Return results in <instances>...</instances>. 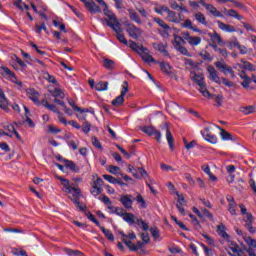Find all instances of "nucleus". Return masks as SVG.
<instances>
[{
  "instance_id": "f257e3e1",
  "label": "nucleus",
  "mask_w": 256,
  "mask_h": 256,
  "mask_svg": "<svg viewBox=\"0 0 256 256\" xmlns=\"http://www.w3.org/2000/svg\"><path fill=\"white\" fill-rule=\"evenodd\" d=\"M61 185H63L62 191L64 193H68L69 199L73 201L74 205L80 209V211H85V205L81 204L79 199H81V188L75 186V184H71L68 179L63 177H58Z\"/></svg>"
},
{
  "instance_id": "f03ea898",
  "label": "nucleus",
  "mask_w": 256,
  "mask_h": 256,
  "mask_svg": "<svg viewBox=\"0 0 256 256\" xmlns=\"http://www.w3.org/2000/svg\"><path fill=\"white\" fill-rule=\"evenodd\" d=\"M99 3L102 7H104V15L107 18L101 19V23L105 24L107 23L108 27H111V29H115L119 26H121V23H119V19H117V15L113 13V11L109 10V6H107V3L103 0H95Z\"/></svg>"
},
{
  "instance_id": "7ed1b4c3",
  "label": "nucleus",
  "mask_w": 256,
  "mask_h": 256,
  "mask_svg": "<svg viewBox=\"0 0 256 256\" xmlns=\"http://www.w3.org/2000/svg\"><path fill=\"white\" fill-rule=\"evenodd\" d=\"M190 77L196 82L199 87L200 93L203 97H210L209 90H207V85L205 84V76L201 72L191 71Z\"/></svg>"
},
{
  "instance_id": "20e7f679",
  "label": "nucleus",
  "mask_w": 256,
  "mask_h": 256,
  "mask_svg": "<svg viewBox=\"0 0 256 256\" xmlns=\"http://www.w3.org/2000/svg\"><path fill=\"white\" fill-rule=\"evenodd\" d=\"M127 93H129V82L124 81L122 83L121 93L118 97L112 100V105L114 107H121V105L125 103V95H127Z\"/></svg>"
},
{
  "instance_id": "39448f33",
  "label": "nucleus",
  "mask_w": 256,
  "mask_h": 256,
  "mask_svg": "<svg viewBox=\"0 0 256 256\" xmlns=\"http://www.w3.org/2000/svg\"><path fill=\"white\" fill-rule=\"evenodd\" d=\"M125 26H126V32L128 33L129 37H131L132 39H139V37L143 35V30L135 26V24L126 22Z\"/></svg>"
},
{
  "instance_id": "423d86ee",
  "label": "nucleus",
  "mask_w": 256,
  "mask_h": 256,
  "mask_svg": "<svg viewBox=\"0 0 256 256\" xmlns=\"http://www.w3.org/2000/svg\"><path fill=\"white\" fill-rule=\"evenodd\" d=\"M2 71H3L2 75L3 77H5V79H7L8 81H11V83H14L15 85H18V87H23V82H21L17 78V76L13 71H11L7 67H2Z\"/></svg>"
},
{
  "instance_id": "0eeeda50",
  "label": "nucleus",
  "mask_w": 256,
  "mask_h": 256,
  "mask_svg": "<svg viewBox=\"0 0 256 256\" xmlns=\"http://www.w3.org/2000/svg\"><path fill=\"white\" fill-rule=\"evenodd\" d=\"M82 3H84L86 9L92 14L95 15V13H101V7L97 5L93 0H80Z\"/></svg>"
},
{
  "instance_id": "6e6552de",
  "label": "nucleus",
  "mask_w": 256,
  "mask_h": 256,
  "mask_svg": "<svg viewBox=\"0 0 256 256\" xmlns=\"http://www.w3.org/2000/svg\"><path fill=\"white\" fill-rule=\"evenodd\" d=\"M4 129V135H6L7 137H13V135H15L17 139H21V136L19 135L17 130H15V126H13V124L4 125Z\"/></svg>"
},
{
  "instance_id": "1a4fd4ad",
  "label": "nucleus",
  "mask_w": 256,
  "mask_h": 256,
  "mask_svg": "<svg viewBox=\"0 0 256 256\" xmlns=\"http://www.w3.org/2000/svg\"><path fill=\"white\" fill-rule=\"evenodd\" d=\"M26 94L28 99H31V101H33V103H35V105H39V92H37V90H35V88H28L26 90Z\"/></svg>"
},
{
  "instance_id": "9d476101",
  "label": "nucleus",
  "mask_w": 256,
  "mask_h": 256,
  "mask_svg": "<svg viewBox=\"0 0 256 256\" xmlns=\"http://www.w3.org/2000/svg\"><path fill=\"white\" fill-rule=\"evenodd\" d=\"M208 73H209V79L211 81H214V83H217V85H221V77H219V74L217 73V70L213 66L208 67Z\"/></svg>"
},
{
  "instance_id": "9b49d317",
  "label": "nucleus",
  "mask_w": 256,
  "mask_h": 256,
  "mask_svg": "<svg viewBox=\"0 0 256 256\" xmlns=\"http://www.w3.org/2000/svg\"><path fill=\"white\" fill-rule=\"evenodd\" d=\"M140 55L144 63H156L155 58L149 53V49L141 48Z\"/></svg>"
},
{
  "instance_id": "f8f14e48",
  "label": "nucleus",
  "mask_w": 256,
  "mask_h": 256,
  "mask_svg": "<svg viewBox=\"0 0 256 256\" xmlns=\"http://www.w3.org/2000/svg\"><path fill=\"white\" fill-rule=\"evenodd\" d=\"M201 134L204 137L205 141H208V143H217V136L211 134V132L209 131V127H205Z\"/></svg>"
},
{
  "instance_id": "ddd939ff",
  "label": "nucleus",
  "mask_w": 256,
  "mask_h": 256,
  "mask_svg": "<svg viewBox=\"0 0 256 256\" xmlns=\"http://www.w3.org/2000/svg\"><path fill=\"white\" fill-rule=\"evenodd\" d=\"M217 25L221 31H224V33H236L237 29H235V26L231 24H225L221 21H217Z\"/></svg>"
},
{
  "instance_id": "4468645a",
  "label": "nucleus",
  "mask_w": 256,
  "mask_h": 256,
  "mask_svg": "<svg viewBox=\"0 0 256 256\" xmlns=\"http://www.w3.org/2000/svg\"><path fill=\"white\" fill-rule=\"evenodd\" d=\"M120 203H122L125 209H131L133 207V197L131 195H122L120 197Z\"/></svg>"
},
{
  "instance_id": "2eb2a0df",
  "label": "nucleus",
  "mask_w": 256,
  "mask_h": 256,
  "mask_svg": "<svg viewBox=\"0 0 256 256\" xmlns=\"http://www.w3.org/2000/svg\"><path fill=\"white\" fill-rule=\"evenodd\" d=\"M113 31L116 33V38L118 41H120V43H123V45H128L129 42L125 38V35H123V28H121V25L113 28Z\"/></svg>"
},
{
  "instance_id": "dca6fc26",
  "label": "nucleus",
  "mask_w": 256,
  "mask_h": 256,
  "mask_svg": "<svg viewBox=\"0 0 256 256\" xmlns=\"http://www.w3.org/2000/svg\"><path fill=\"white\" fill-rule=\"evenodd\" d=\"M128 15L131 21L137 23V25H143V21L141 20V17L139 16V14H137V11H135V9L129 8Z\"/></svg>"
},
{
  "instance_id": "f3484780",
  "label": "nucleus",
  "mask_w": 256,
  "mask_h": 256,
  "mask_svg": "<svg viewBox=\"0 0 256 256\" xmlns=\"http://www.w3.org/2000/svg\"><path fill=\"white\" fill-rule=\"evenodd\" d=\"M177 197H178V203L176 204V207L179 211V213H181V215L185 216L187 215V213H185V208H183V205H185V197L183 196V194H179L177 193Z\"/></svg>"
},
{
  "instance_id": "a211bd4d",
  "label": "nucleus",
  "mask_w": 256,
  "mask_h": 256,
  "mask_svg": "<svg viewBox=\"0 0 256 256\" xmlns=\"http://www.w3.org/2000/svg\"><path fill=\"white\" fill-rule=\"evenodd\" d=\"M166 19L170 23H180L181 22V14H177L174 11L168 10Z\"/></svg>"
},
{
  "instance_id": "6ab92c4d",
  "label": "nucleus",
  "mask_w": 256,
  "mask_h": 256,
  "mask_svg": "<svg viewBox=\"0 0 256 256\" xmlns=\"http://www.w3.org/2000/svg\"><path fill=\"white\" fill-rule=\"evenodd\" d=\"M78 112V114H76V117L80 120V121H85V119H87V115L86 113H95V110H93V108L90 109H82L80 108V110H76Z\"/></svg>"
},
{
  "instance_id": "aec40b11",
  "label": "nucleus",
  "mask_w": 256,
  "mask_h": 256,
  "mask_svg": "<svg viewBox=\"0 0 256 256\" xmlns=\"http://www.w3.org/2000/svg\"><path fill=\"white\" fill-rule=\"evenodd\" d=\"M239 77L243 79V82H241L242 87H244V89H249V85H251V82L253 81L251 77L247 76L245 72H240Z\"/></svg>"
},
{
  "instance_id": "412c9836",
  "label": "nucleus",
  "mask_w": 256,
  "mask_h": 256,
  "mask_svg": "<svg viewBox=\"0 0 256 256\" xmlns=\"http://www.w3.org/2000/svg\"><path fill=\"white\" fill-rule=\"evenodd\" d=\"M243 221L246 223L248 231H250V233H253V215H251V213L244 215Z\"/></svg>"
},
{
  "instance_id": "4be33fe9",
  "label": "nucleus",
  "mask_w": 256,
  "mask_h": 256,
  "mask_svg": "<svg viewBox=\"0 0 256 256\" xmlns=\"http://www.w3.org/2000/svg\"><path fill=\"white\" fill-rule=\"evenodd\" d=\"M120 235H122V241L130 249V251H137L138 247L135 246L131 240H127V234L120 232Z\"/></svg>"
},
{
  "instance_id": "5701e85b",
  "label": "nucleus",
  "mask_w": 256,
  "mask_h": 256,
  "mask_svg": "<svg viewBox=\"0 0 256 256\" xmlns=\"http://www.w3.org/2000/svg\"><path fill=\"white\" fill-rule=\"evenodd\" d=\"M153 48L156 51H159V53H163V55H169V52L167 51V43H154Z\"/></svg>"
},
{
  "instance_id": "b1692460",
  "label": "nucleus",
  "mask_w": 256,
  "mask_h": 256,
  "mask_svg": "<svg viewBox=\"0 0 256 256\" xmlns=\"http://www.w3.org/2000/svg\"><path fill=\"white\" fill-rule=\"evenodd\" d=\"M215 67L217 68L218 71L224 73V75H227V70L230 68L229 66H227V63H225V61L215 62Z\"/></svg>"
},
{
  "instance_id": "393cba45",
  "label": "nucleus",
  "mask_w": 256,
  "mask_h": 256,
  "mask_svg": "<svg viewBox=\"0 0 256 256\" xmlns=\"http://www.w3.org/2000/svg\"><path fill=\"white\" fill-rule=\"evenodd\" d=\"M237 67H240V69H245L246 71H255L253 64L247 61H242L241 64H236V66H234L235 69H237Z\"/></svg>"
},
{
  "instance_id": "a878e982",
  "label": "nucleus",
  "mask_w": 256,
  "mask_h": 256,
  "mask_svg": "<svg viewBox=\"0 0 256 256\" xmlns=\"http://www.w3.org/2000/svg\"><path fill=\"white\" fill-rule=\"evenodd\" d=\"M206 10L208 11V13H210L214 17H223V14L219 10H217V8L212 4H208V6L206 7Z\"/></svg>"
},
{
  "instance_id": "bb28decb",
  "label": "nucleus",
  "mask_w": 256,
  "mask_h": 256,
  "mask_svg": "<svg viewBox=\"0 0 256 256\" xmlns=\"http://www.w3.org/2000/svg\"><path fill=\"white\" fill-rule=\"evenodd\" d=\"M210 96H206V99H213V101H215L218 105V107H221V105H223V95L221 94H212L209 93Z\"/></svg>"
},
{
  "instance_id": "cd10ccee",
  "label": "nucleus",
  "mask_w": 256,
  "mask_h": 256,
  "mask_svg": "<svg viewBox=\"0 0 256 256\" xmlns=\"http://www.w3.org/2000/svg\"><path fill=\"white\" fill-rule=\"evenodd\" d=\"M239 111L243 115H253V113H255V111H256V107L255 106H244V107H240Z\"/></svg>"
},
{
  "instance_id": "c85d7f7f",
  "label": "nucleus",
  "mask_w": 256,
  "mask_h": 256,
  "mask_svg": "<svg viewBox=\"0 0 256 256\" xmlns=\"http://www.w3.org/2000/svg\"><path fill=\"white\" fill-rule=\"evenodd\" d=\"M52 97H55V99H65V92L61 90V88H55L54 90L50 91Z\"/></svg>"
},
{
  "instance_id": "c756f323",
  "label": "nucleus",
  "mask_w": 256,
  "mask_h": 256,
  "mask_svg": "<svg viewBox=\"0 0 256 256\" xmlns=\"http://www.w3.org/2000/svg\"><path fill=\"white\" fill-rule=\"evenodd\" d=\"M217 233L223 239H229V234H227V232H226L225 225H223V224L218 225Z\"/></svg>"
},
{
  "instance_id": "7c9ffc66",
  "label": "nucleus",
  "mask_w": 256,
  "mask_h": 256,
  "mask_svg": "<svg viewBox=\"0 0 256 256\" xmlns=\"http://www.w3.org/2000/svg\"><path fill=\"white\" fill-rule=\"evenodd\" d=\"M153 21L154 23H157V25H159V27H161L162 29H165L166 31H171V27H169L163 19L155 17Z\"/></svg>"
},
{
  "instance_id": "2f4dec72",
  "label": "nucleus",
  "mask_w": 256,
  "mask_h": 256,
  "mask_svg": "<svg viewBox=\"0 0 256 256\" xmlns=\"http://www.w3.org/2000/svg\"><path fill=\"white\" fill-rule=\"evenodd\" d=\"M169 7L167 6H157L154 8L155 13L158 15H167L169 13Z\"/></svg>"
},
{
  "instance_id": "473e14b6",
  "label": "nucleus",
  "mask_w": 256,
  "mask_h": 256,
  "mask_svg": "<svg viewBox=\"0 0 256 256\" xmlns=\"http://www.w3.org/2000/svg\"><path fill=\"white\" fill-rule=\"evenodd\" d=\"M41 105H43V107H45L49 111H52L53 113H59V111H57V106H55L54 104H49L47 100H42Z\"/></svg>"
},
{
  "instance_id": "72a5a7b5",
  "label": "nucleus",
  "mask_w": 256,
  "mask_h": 256,
  "mask_svg": "<svg viewBox=\"0 0 256 256\" xmlns=\"http://www.w3.org/2000/svg\"><path fill=\"white\" fill-rule=\"evenodd\" d=\"M166 139L170 149H173L175 142L173 140V134H171V130H169V128L166 129Z\"/></svg>"
},
{
  "instance_id": "f704fd0d",
  "label": "nucleus",
  "mask_w": 256,
  "mask_h": 256,
  "mask_svg": "<svg viewBox=\"0 0 256 256\" xmlns=\"http://www.w3.org/2000/svg\"><path fill=\"white\" fill-rule=\"evenodd\" d=\"M14 5L17 9H20V11H24L25 9L26 11H29V5L23 3V0H15Z\"/></svg>"
},
{
  "instance_id": "c9c22d12",
  "label": "nucleus",
  "mask_w": 256,
  "mask_h": 256,
  "mask_svg": "<svg viewBox=\"0 0 256 256\" xmlns=\"http://www.w3.org/2000/svg\"><path fill=\"white\" fill-rule=\"evenodd\" d=\"M122 219L126 221V223H129V225H133L135 223V215L131 213H124Z\"/></svg>"
},
{
  "instance_id": "e433bc0d",
  "label": "nucleus",
  "mask_w": 256,
  "mask_h": 256,
  "mask_svg": "<svg viewBox=\"0 0 256 256\" xmlns=\"http://www.w3.org/2000/svg\"><path fill=\"white\" fill-rule=\"evenodd\" d=\"M226 15H228V17H233L234 19H237L238 21L243 20V16L239 15V13H237L233 9L226 10Z\"/></svg>"
},
{
  "instance_id": "4c0bfd02",
  "label": "nucleus",
  "mask_w": 256,
  "mask_h": 256,
  "mask_svg": "<svg viewBox=\"0 0 256 256\" xmlns=\"http://www.w3.org/2000/svg\"><path fill=\"white\" fill-rule=\"evenodd\" d=\"M244 241L248 245L249 249H256V240L255 239H253L249 236H245Z\"/></svg>"
},
{
  "instance_id": "58836bf2",
  "label": "nucleus",
  "mask_w": 256,
  "mask_h": 256,
  "mask_svg": "<svg viewBox=\"0 0 256 256\" xmlns=\"http://www.w3.org/2000/svg\"><path fill=\"white\" fill-rule=\"evenodd\" d=\"M96 91H107L109 89V82H98L95 85Z\"/></svg>"
},
{
  "instance_id": "ea45409f",
  "label": "nucleus",
  "mask_w": 256,
  "mask_h": 256,
  "mask_svg": "<svg viewBox=\"0 0 256 256\" xmlns=\"http://www.w3.org/2000/svg\"><path fill=\"white\" fill-rule=\"evenodd\" d=\"M210 39L212 43L221 45L223 43V39H221V35L217 34V32H214L211 36Z\"/></svg>"
},
{
  "instance_id": "a19ab883",
  "label": "nucleus",
  "mask_w": 256,
  "mask_h": 256,
  "mask_svg": "<svg viewBox=\"0 0 256 256\" xmlns=\"http://www.w3.org/2000/svg\"><path fill=\"white\" fill-rule=\"evenodd\" d=\"M129 47L132 51H135L136 53H141V49H145V47L137 45L133 40L129 41Z\"/></svg>"
},
{
  "instance_id": "79ce46f5",
  "label": "nucleus",
  "mask_w": 256,
  "mask_h": 256,
  "mask_svg": "<svg viewBox=\"0 0 256 256\" xmlns=\"http://www.w3.org/2000/svg\"><path fill=\"white\" fill-rule=\"evenodd\" d=\"M140 131H142V133H146V135H155V127L153 126H143Z\"/></svg>"
},
{
  "instance_id": "37998d69",
  "label": "nucleus",
  "mask_w": 256,
  "mask_h": 256,
  "mask_svg": "<svg viewBox=\"0 0 256 256\" xmlns=\"http://www.w3.org/2000/svg\"><path fill=\"white\" fill-rule=\"evenodd\" d=\"M195 19L198 21V23H201L202 25H207V18H205V15L201 12H198L195 14Z\"/></svg>"
},
{
  "instance_id": "c03bdc74",
  "label": "nucleus",
  "mask_w": 256,
  "mask_h": 256,
  "mask_svg": "<svg viewBox=\"0 0 256 256\" xmlns=\"http://www.w3.org/2000/svg\"><path fill=\"white\" fill-rule=\"evenodd\" d=\"M100 229H101L102 233H104L105 237H107V239L109 241H115V236H113V233H111L110 230L105 229V227H103V226H100Z\"/></svg>"
},
{
  "instance_id": "a18cd8bd",
  "label": "nucleus",
  "mask_w": 256,
  "mask_h": 256,
  "mask_svg": "<svg viewBox=\"0 0 256 256\" xmlns=\"http://www.w3.org/2000/svg\"><path fill=\"white\" fill-rule=\"evenodd\" d=\"M228 211L231 215H237V203H235V201H230V204L228 205Z\"/></svg>"
},
{
  "instance_id": "49530a36",
  "label": "nucleus",
  "mask_w": 256,
  "mask_h": 256,
  "mask_svg": "<svg viewBox=\"0 0 256 256\" xmlns=\"http://www.w3.org/2000/svg\"><path fill=\"white\" fill-rule=\"evenodd\" d=\"M218 129H220V135L223 141H231V139H233L229 132L225 131L224 129H221L219 126H218Z\"/></svg>"
},
{
  "instance_id": "de8ad7c7",
  "label": "nucleus",
  "mask_w": 256,
  "mask_h": 256,
  "mask_svg": "<svg viewBox=\"0 0 256 256\" xmlns=\"http://www.w3.org/2000/svg\"><path fill=\"white\" fill-rule=\"evenodd\" d=\"M67 169H70L71 171H74V173H79V168H77V165L73 163V161L66 160Z\"/></svg>"
},
{
  "instance_id": "09e8293b",
  "label": "nucleus",
  "mask_w": 256,
  "mask_h": 256,
  "mask_svg": "<svg viewBox=\"0 0 256 256\" xmlns=\"http://www.w3.org/2000/svg\"><path fill=\"white\" fill-rule=\"evenodd\" d=\"M138 173H140L143 179H149L150 183H155V181L151 180V178L149 177V173L146 172L145 168H138Z\"/></svg>"
},
{
  "instance_id": "8fccbe9b",
  "label": "nucleus",
  "mask_w": 256,
  "mask_h": 256,
  "mask_svg": "<svg viewBox=\"0 0 256 256\" xmlns=\"http://www.w3.org/2000/svg\"><path fill=\"white\" fill-rule=\"evenodd\" d=\"M136 201H137L138 205H140L141 209L147 208V203L145 202V199H143V196H141V194H138L136 196Z\"/></svg>"
},
{
  "instance_id": "3c124183",
  "label": "nucleus",
  "mask_w": 256,
  "mask_h": 256,
  "mask_svg": "<svg viewBox=\"0 0 256 256\" xmlns=\"http://www.w3.org/2000/svg\"><path fill=\"white\" fill-rule=\"evenodd\" d=\"M103 186V179L97 177L95 179V176H93V181L91 183V187H98L101 188Z\"/></svg>"
},
{
  "instance_id": "603ef678",
  "label": "nucleus",
  "mask_w": 256,
  "mask_h": 256,
  "mask_svg": "<svg viewBox=\"0 0 256 256\" xmlns=\"http://www.w3.org/2000/svg\"><path fill=\"white\" fill-rule=\"evenodd\" d=\"M189 45L197 46L201 44V38L200 37H193L191 36L188 41Z\"/></svg>"
},
{
  "instance_id": "864d4df0",
  "label": "nucleus",
  "mask_w": 256,
  "mask_h": 256,
  "mask_svg": "<svg viewBox=\"0 0 256 256\" xmlns=\"http://www.w3.org/2000/svg\"><path fill=\"white\" fill-rule=\"evenodd\" d=\"M104 67L106 69H115V61L109 60V59H104Z\"/></svg>"
},
{
  "instance_id": "5fc2aeb1",
  "label": "nucleus",
  "mask_w": 256,
  "mask_h": 256,
  "mask_svg": "<svg viewBox=\"0 0 256 256\" xmlns=\"http://www.w3.org/2000/svg\"><path fill=\"white\" fill-rule=\"evenodd\" d=\"M150 233L156 241L159 240V238L161 237V235L159 234V229H157V227L150 228Z\"/></svg>"
},
{
  "instance_id": "6e6d98bb",
  "label": "nucleus",
  "mask_w": 256,
  "mask_h": 256,
  "mask_svg": "<svg viewBox=\"0 0 256 256\" xmlns=\"http://www.w3.org/2000/svg\"><path fill=\"white\" fill-rule=\"evenodd\" d=\"M91 141H92V145H94L96 149L103 151V146L101 145V142L99 141V139H97V137L95 136L92 137Z\"/></svg>"
},
{
  "instance_id": "4d7b16f0",
  "label": "nucleus",
  "mask_w": 256,
  "mask_h": 256,
  "mask_svg": "<svg viewBox=\"0 0 256 256\" xmlns=\"http://www.w3.org/2000/svg\"><path fill=\"white\" fill-rule=\"evenodd\" d=\"M161 71L164 73H170L171 72V65L169 63L161 62L160 63Z\"/></svg>"
},
{
  "instance_id": "13d9d810",
  "label": "nucleus",
  "mask_w": 256,
  "mask_h": 256,
  "mask_svg": "<svg viewBox=\"0 0 256 256\" xmlns=\"http://www.w3.org/2000/svg\"><path fill=\"white\" fill-rule=\"evenodd\" d=\"M65 251L69 256H84V254L79 250L66 249Z\"/></svg>"
},
{
  "instance_id": "bf43d9fd",
  "label": "nucleus",
  "mask_w": 256,
  "mask_h": 256,
  "mask_svg": "<svg viewBox=\"0 0 256 256\" xmlns=\"http://www.w3.org/2000/svg\"><path fill=\"white\" fill-rule=\"evenodd\" d=\"M103 179H105V181H108V183H112V185L117 184V178L111 175L104 174Z\"/></svg>"
},
{
  "instance_id": "052dcab7",
  "label": "nucleus",
  "mask_w": 256,
  "mask_h": 256,
  "mask_svg": "<svg viewBox=\"0 0 256 256\" xmlns=\"http://www.w3.org/2000/svg\"><path fill=\"white\" fill-rule=\"evenodd\" d=\"M86 216L89 219V221H92V223H95V225H97V227H101V223H99V221L97 219H95V216L93 214H91V212H88L86 214Z\"/></svg>"
},
{
  "instance_id": "680f3d73",
  "label": "nucleus",
  "mask_w": 256,
  "mask_h": 256,
  "mask_svg": "<svg viewBox=\"0 0 256 256\" xmlns=\"http://www.w3.org/2000/svg\"><path fill=\"white\" fill-rule=\"evenodd\" d=\"M181 42L183 43V38L181 36H175L173 45L176 50L178 47H181Z\"/></svg>"
},
{
  "instance_id": "e2e57ef3",
  "label": "nucleus",
  "mask_w": 256,
  "mask_h": 256,
  "mask_svg": "<svg viewBox=\"0 0 256 256\" xmlns=\"http://www.w3.org/2000/svg\"><path fill=\"white\" fill-rule=\"evenodd\" d=\"M108 171L112 175H119V173H121V168H119L118 166H110Z\"/></svg>"
},
{
  "instance_id": "0e129e2a",
  "label": "nucleus",
  "mask_w": 256,
  "mask_h": 256,
  "mask_svg": "<svg viewBox=\"0 0 256 256\" xmlns=\"http://www.w3.org/2000/svg\"><path fill=\"white\" fill-rule=\"evenodd\" d=\"M184 145H185V149L189 151V149H193V147L197 145V142L196 141L187 142V139H184Z\"/></svg>"
},
{
  "instance_id": "69168bd1",
  "label": "nucleus",
  "mask_w": 256,
  "mask_h": 256,
  "mask_svg": "<svg viewBox=\"0 0 256 256\" xmlns=\"http://www.w3.org/2000/svg\"><path fill=\"white\" fill-rule=\"evenodd\" d=\"M91 195H93V197H98V195H101V188L99 187H92L90 190Z\"/></svg>"
},
{
  "instance_id": "338daca9",
  "label": "nucleus",
  "mask_w": 256,
  "mask_h": 256,
  "mask_svg": "<svg viewBox=\"0 0 256 256\" xmlns=\"http://www.w3.org/2000/svg\"><path fill=\"white\" fill-rule=\"evenodd\" d=\"M176 51H179L182 55H186V57H191V54L184 46L178 47Z\"/></svg>"
},
{
  "instance_id": "774afa93",
  "label": "nucleus",
  "mask_w": 256,
  "mask_h": 256,
  "mask_svg": "<svg viewBox=\"0 0 256 256\" xmlns=\"http://www.w3.org/2000/svg\"><path fill=\"white\" fill-rule=\"evenodd\" d=\"M99 199H100V200L102 201V203H104V205H106L107 207H108L109 205H112L111 199H109V197H107V196H102V197H100Z\"/></svg>"
}]
</instances>
